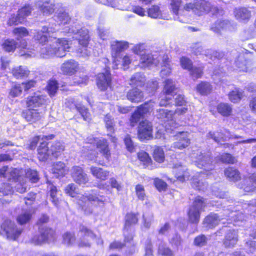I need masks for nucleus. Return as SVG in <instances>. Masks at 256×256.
<instances>
[{
    "mask_svg": "<svg viewBox=\"0 0 256 256\" xmlns=\"http://www.w3.org/2000/svg\"><path fill=\"white\" fill-rule=\"evenodd\" d=\"M176 90V84L171 79H168L164 82L163 90L164 94L173 96V94Z\"/></svg>",
    "mask_w": 256,
    "mask_h": 256,
    "instance_id": "nucleus-31",
    "label": "nucleus"
},
{
    "mask_svg": "<svg viewBox=\"0 0 256 256\" xmlns=\"http://www.w3.org/2000/svg\"><path fill=\"white\" fill-rule=\"evenodd\" d=\"M40 53L42 56L44 58H48L53 55H55L53 44L43 46L41 48Z\"/></svg>",
    "mask_w": 256,
    "mask_h": 256,
    "instance_id": "nucleus-39",
    "label": "nucleus"
},
{
    "mask_svg": "<svg viewBox=\"0 0 256 256\" xmlns=\"http://www.w3.org/2000/svg\"><path fill=\"white\" fill-rule=\"evenodd\" d=\"M91 174L96 178L102 180L107 179L109 174L108 171L105 170L102 168L92 166L90 168Z\"/></svg>",
    "mask_w": 256,
    "mask_h": 256,
    "instance_id": "nucleus-24",
    "label": "nucleus"
},
{
    "mask_svg": "<svg viewBox=\"0 0 256 256\" xmlns=\"http://www.w3.org/2000/svg\"><path fill=\"white\" fill-rule=\"evenodd\" d=\"M1 229L5 232L8 238L13 240L18 238L22 232V230L16 228L14 222L8 220L2 223Z\"/></svg>",
    "mask_w": 256,
    "mask_h": 256,
    "instance_id": "nucleus-4",
    "label": "nucleus"
},
{
    "mask_svg": "<svg viewBox=\"0 0 256 256\" xmlns=\"http://www.w3.org/2000/svg\"><path fill=\"white\" fill-rule=\"evenodd\" d=\"M206 204V200L198 196L196 198L192 204L190 206L188 216L189 220L194 224H198L200 220V212Z\"/></svg>",
    "mask_w": 256,
    "mask_h": 256,
    "instance_id": "nucleus-2",
    "label": "nucleus"
},
{
    "mask_svg": "<svg viewBox=\"0 0 256 256\" xmlns=\"http://www.w3.org/2000/svg\"><path fill=\"white\" fill-rule=\"evenodd\" d=\"M163 68L160 71V75L162 77L164 78L168 76L171 73V68L169 64V58L168 56H164L162 59Z\"/></svg>",
    "mask_w": 256,
    "mask_h": 256,
    "instance_id": "nucleus-35",
    "label": "nucleus"
},
{
    "mask_svg": "<svg viewBox=\"0 0 256 256\" xmlns=\"http://www.w3.org/2000/svg\"><path fill=\"white\" fill-rule=\"evenodd\" d=\"M78 68V63L73 60H70L61 65L60 70L63 74L71 76L76 72Z\"/></svg>",
    "mask_w": 256,
    "mask_h": 256,
    "instance_id": "nucleus-14",
    "label": "nucleus"
},
{
    "mask_svg": "<svg viewBox=\"0 0 256 256\" xmlns=\"http://www.w3.org/2000/svg\"><path fill=\"white\" fill-rule=\"evenodd\" d=\"M238 241V234L234 230L228 231L223 240V244L226 248H233Z\"/></svg>",
    "mask_w": 256,
    "mask_h": 256,
    "instance_id": "nucleus-15",
    "label": "nucleus"
},
{
    "mask_svg": "<svg viewBox=\"0 0 256 256\" xmlns=\"http://www.w3.org/2000/svg\"><path fill=\"white\" fill-rule=\"evenodd\" d=\"M12 73L14 77L18 78L28 76L30 71L26 68L20 66L14 68L12 70Z\"/></svg>",
    "mask_w": 256,
    "mask_h": 256,
    "instance_id": "nucleus-32",
    "label": "nucleus"
},
{
    "mask_svg": "<svg viewBox=\"0 0 256 256\" xmlns=\"http://www.w3.org/2000/svg\"><path fill=\"white\" fill-rule=\"evenodd\" d=\"M148 16L153 18H159L162 16V12L160 8L157 6H152L148 10Z\"/></svg>",
    "mask_w": 256,
    "mask_h": 256,
    "instance_id": "nucleus-47",
    "label": "nucleus"
},
{
    "mask_svg": "<svg viewBox=\"0 0 256 256\" xmlns=\"http://www.w3.org/2000/svg\"><path fill=\"white\" fill-rule=\"evenodd\" d=\"M58 88V83L56 80H52L49 82L47 86L48 91L51 96H54Z\"/></svg>",
    "mask_w": 256,
    "mask_h": 256,
    "instance_id": "nucleus-58",
    "label": "nucleus"
},
{
    "mask_svg": "<svg viewBox=\"0 0 256 256\" xmlns=\"http://www.w3.org/2000/svg\"><path fill=\"white\" fill-rule=\"evenodd\" d=\"M154 158L156 162H162L164 158V152L162 149L160 147H156L154 150Z\"/></svg>",
    "mask_w": 256,
    "mask_h": 256,
    "instance_id": "nucleus-50",
    "label": "nucleus"
},
{
    "mask_svg": "<svg viewBox=\"0 0 256 256\" xmlns=\"http://www.w3.org/2000/svg\"><path fill=\"white\" fill-rule=\"evenodd\" d=\"M236 28V26L228 20H218L212 26L211 30L216 33L222 34L223 32H234Z\"/></svg>",
    "mask_w": 256,
    "mask_h": 256,
    "instance_id": "nucleus-3",
    "label": "nucleus"
},
{
    "mask_svg": "<svg viewBox=\"0 0 256 256\" xmlns=\"http://www.w3.org/2000/svg\"><path fill=\"white\" fill-rule=\"evenodd\" d=\"M97 148L104 156L107 160H108L110 157V152L107 140L104 139L99 140L97 142Z\"/></svg>",
    "mask_w": 256,
    "mask_h": 256,
    "instance_id": "nucleus-26",
    "label": "nucleus"
},
{
    "mask_svg": "<svg viewBox=\"0 0 256 256\" xmlns=\"http://www.w3.org/2000/svg\"><path fill=\"white\" fill-rule=\"evenodd\" d=\"M229 100L232 102H238L242 98V92L238 88H235L234 90L230 92L228 94Z\"/></svg>",
    "mask_w": 256,
    "mask_h": 256,
    "instance_id": "nucleus-38",
    "label": "nucleus"
},
{
    "mask_svg": "<svg viewBox=\"0 0 256 256\" xmlns=\"http://www.w3.org/2000/svg\"><path fill=\"white\" fill-rule=\"evenodd\" d=\"M128 47V43L126 42H118L114 41L111 44L112 55L114 58L113 62L115 63V66L114 67L116 68L118 66L117 62H120L119 54L120 52L126 49Z\"/></svg>",
    "mask_w": 256,
    "mask_h": 256,
    "instance_id": "nucleus-9",
    "label": "nucleus"
},
{
    "mask_svg": "<svg viewBox=\"0 0 256 256\" xmlns=\"http://www.w3.org/2000/svg\"><path fill=\"white\" fill-rule=\"evenodd\" d=\"M174 112L172 110H168L164 109L157 110L156 116L164 120L169 121L172 120Z\"/></svg>",
    "mask_w": 256,
    "mask_h": 256,
    "instance_id": "nucleus-33",
    "label": "nucleus"
},
{
    "mask_svg": "<svg viewBox=\"0 0 256 256\" xmlns=\"http://www.w3.org/2000/svg\"><path fill=\"white\" fill-rule=\"evenodd\" d=\"M47 238L45 236L44 233H42L40 234H36L34 236L30 239V242L34 245H40L46 242V238Z\"/></svg>",
    "mask_w": 256,
    "mask_h": 256,
    "instance_id": "nucleus-55",
    "label": "nucleus"
},
{
    "mask_svg": "<svg viewBox=\"0 0 256 256\" xmlns=\"http://www.w3.org/2000/svg\"><path fill=\"white\" fill-rule=\"evenodd\" d=\"M22 88L20 84H15L10 92V95L12 97L18 96L22 94Z\"/></svg>",
    "mask_w": 256,
    "mask_h": 256,
    "instance_id": "nucleus-63",
    "label": "nucleus"
},
{
    "mask_svg": "<svg viewBox=\"0 0 256 256\" xmlns=\"http://www.w3.org/2000/svg\"><path fill=\"white\" fill-rule=\"evenodd\" d=\"M63 243L67 246H70L76 240L74 234L70 232H66L62 235Z\"/></svg>",
    "mask_w": 256,
    "mask_h": 256,
    "instance_id": "nucleus-51",
    "label": "nucleus"
},
{
    "mask_svg": "<svg viewBox=\"0 0 256 256\" xmlns=\"http://www.w3.org/2000/svg\"><path fill=\"white\" fill-rule=\"evenodd\" d=\"M138 159L144 162V164H148L150 163L152 160L148 154L145 152L142 151L138 154Z\"/></svg>",
    "mask_w": 256,
    "mask_h": 256,
    "instance_id": "nucleus-62",
    "label": "nucleus"
},
{
    "mask_svg": "<svg viewBox=\"0 0 256 256\" xmlns=\"http://www.w3.org/2000/svg\"><path fill=\"white\" fill-rule=\"evenodd\" d=\"M52 170L56 176L58 177L64 176L68 170L64 162H58L54 164Z\"/></svg>",
    "mask_w": 256,
    "mask_h": 256,
    "instance_id": "nucleus-28",
    "label": "nucleus"
},
{
    "mask_svg": "<svg viewBox=\"0 0 256 256\" xmlns=\"http://www.w3.org/2000/svg\"><path fill=\"white\" fill-rule=\"evenodd\" d=\"M19 170L16 168H11L7 173V178L10 180L17 181L20 180Z\"/></svg>",
    "mask_w": 256,
    "mask_h": 256,
    "instance_id": "nucleus-54",
    "label": "nucleus"
},
{
    "mask_svg": "<svg viewBox=\"0 0 256 256\" xmlns=\"http://www.w3.org/2000/svg\"><path fill=\"white\" fill-rule=\"evenodd\" d=\"M176 137L178 140L174 143V148L182 150L190 145V140L187 132H181Z\"/></svg>",
    "mask_w": 256,
    "mask_h": 256,
    "instance_id": "nucleus-16",
    "label": "nucleus"
},
{
    "mask_svg": "<svg viewBox=\"0 0 256 256\" xmlns=\"http://www.w3.org/2000/svg\"><path fill=\"white\" fill-rule=\"evenodd\" d=\"M26 176L32 182L34 183L36 182L39 180L37 171L31 169H28L26 170Z\"/></svg>",
    "mask_w": 256,
    "mask_h": 256,
    "instance_id": "nucleus-53",
    "label": "nucleus"
},
{
    "mask_svg": "<svg viewBox=\"0 0 256 256\" xmlns=\"http://www.w3.org/2000/svg\"><path fill=\"white\" fill-rule=\"evenodd\" d=\"M40 10L44 14H50L54 12V5L48 2H45L40 6Z\"/></svg>",
    "mask_w": 256,
    "mask_h": 256,
    "instance_id": "nucleus-46",
    "label": "nucleus"
},
{
    "mask_svg": "<svg viewBox=\"0 0 256 256\" xmlns=\"http://www.w3.org/2000/svg\"><path fill=\"white\" fill-rule=\"evenodd\" d=\"M53 46L55 55L59 57L64 56L66 52L70 48L68 42L64 38L56 40L53 42Z\"/></svg>",
    "mask_w": 256,
    "mask_h": 256,
    "instance_id": "nucleus-11",
    "label": "nucleus"
},
{
    "mask_svg": "<svg viewBox=\"0 0 256 256\" xmlns=\"http://www.w3.org/2000/svg\"><path fill=\"white\" fill-rule=\"evenodd\" d=\"M73 180L78 184H85L88 182V178L84 170L79 166H74L70 170Z\"/></svg>",
    "mask_w": 256,
    "mask_h": 256,
    "instance_id": "nucleus-10",
    "label": "nucleus"
},
{
    "mask_svg": "<svg viewBox=\"0 0 256 256\" xmlns=\"http://www.w3.org/2000/svg\"><path fill=\"white\" fill-rule=\"evenodd\" d=\"M192 186L198 190H204L207 187V184L200 182L196 178H193L192 182Z\"/></svg>",
    "mask_w": 256,
    "mask_h": 256,
    "instance_id": "nucleus-57",
    "label": "nucleus"
},
{
    "mask_svg": "<svg viewBox=\"0 0 256 256\" xmlns=\"http://www.w3.org/2000/svg\"><path fill=\"white\" fill-rule=\"evenodd\" d=\"M145 80V78L142 74L136 73L131 77L130 84L134 86H142L144 84Z\"/></svg>",
    "mask_w": 256,
    "mask_h": 256,
    "instance_id": "nucleus-36",
    "label": "nucleus"
},
{
    "mask_svg": "<svg viewBox=\"0 0 256 256\" xmlns=\"http://www.w3.org/2000/svg\"><path fill=\"white\" fill-rule=\"evenodd\" d=\"M180 65L182 68L190 70L192 68V62L186 57L183 56L180 59Z\"/></svg>",
    "mask_w": 256,
    "mask_h": 256,
    "instance_id": "nucleus-64",
    "label": "nucleus"
},
{
    "mask_svg": "<svg viewBox=\"0 0 256 256\" xmlns=\"http://www.w3.org/2000/svg\"><path fill=\"white\" fill-rule=\"evenodd\" d=\"M234 14L237 20L242 22L248 21L252 16L251 11L245 7L236 8Z\"/></svg>",
    "mask_w": 256,
    "mask_h": 256,
    "instance_id": "nucleus-17",
    "label": "nucleus"
},
{
    "mask_svg": "<svg viewBox=\"0 0 256 256\" xmlns=\"http://www.w3.org/2000/svg\"><path fill=\"white\" fill-rule=\"evenodd\" d=\"M104 121L108 131L109 132L110 134H112L114 131V119L112 118V116L110 114H106L104 117Z\"/></svg>",
    "mask_w": 256,
    "mask_h": 256,
    "instance_id": "nucleus-49",
    "label": "nucleus"
},
{
    "mask_svg": "<svg viewBox=\"0 0 256 256\" xmlns=\"http://www.w3.org/2000/svg\"><path fill=\"white\" fill-rule=\"evenodd\" d=\"M45 102L44 97L40 95H36L28 98L26 104L30 108H34L42 105Z\"/></svg>",
    "mask_w": 256,
    "mask_h": 256,
    "instance_id": "nucleus-19",
    "label": "nucleus"
},
{
    "mask_svg": "<svg viewBox=\"0 0 256 256\" xmlns=\"http://www.w3.org/2000/svg\"><path fill=\"white\" fill-rule=\"evenodd\" d=\"M78 234L82 238L78 243L80 247H89L90 243L89 239H94L96 235L93 232L83 225H80L79 228Z\"/></svg>",
    "mask_w": 256,
    "mask_h": 256,
    "instance_id": "nucleus-5",
    "label": "nucleus"
},
{
    "mask_svg": "<svg viewBox=\"0 0 256 256\" xmlns=\"http://www.w3.org/2000/svg\"><path fill=\"white\" fill-rule=\"evenodd\" d=\"M232 106L222 102L217 106V110L219 114L224 116H230L232 112Z\"/></svg>",
    "mask_w": 256,
    "mask_h": 256,
    "instance_id": "nucleus-30",
    "label": "nucleus"
},
{
    "mask_svg": "<svg viewBox=\"0 0 256 256\" xmlns=\"http://www.w3.org/2000/svg\"><path fill=\"white\" fill-rule=\"evenodd\" d=\"M47 144L46 142H42L38 148V157L40 161H44L48 157V148Z\"/></svg>",
    "mask_w": 256,
    "mask_h": 256,
    "instance_id": "nucleus-27",
    "label": "nucleus"
},
{
    "mask_svg": "<svg viewBox=\"0 0 256 256\" xmlns=\"http://www.w3.org/2000/svg\"><path fill=\"white\" fill-rule=\"evenodd\" d=\"M32 214L30 212L26 211L22 212L17 218L18 223L21 225L28 223L30 220Z\"/></svg>",
    "mask_w": 256,
    "mask_h": 256,
    "instance_id": "nucleus-43",
    "label": "nucleus"
},
{
    "mask_svg": "<svg viewBox=\"0 0 256 256\" xmlns=\"http://www.w3.org/2000/svg\"><path fill=\"white\" fill-rule=\"evenodd\" d=\"M208 238L203 234L196 236L194 240V244L198 246H202L207 243Z\"/></svg>",
    "mask_w": 256,
    "mask_h": 256,
    "instance_id": "nucleus-60",
    "label": "nucleus"
},
{
    "mask_svg": "<svg viewBox=\"0 0 256 256\" xmlns=\"http://www.w3.org/2000/svg\"><path fill=\"white\" fill-rule=\"evenodd\" d=\"M126 148L128 151L132 152L134 151L135 146L130 135L127 134L124 139Z\"/></svg>",
    "mask_w": 256,
    "mask_h": 256,
    "instance_id": "nucleus-56",
    "label": "nucleus"
},
{
    "mask_svg": "<svg viewBox=\"0 0 256 256\" xmlns=\"http://www.w3.org/2000/svg\"><path fill=\"white\" fill-rule=\"evenodd\" d=\"M64 146L61 142H56L52 145L50 150L53 155L57 156L58 153L64 150Z\"/></svg>",
    "mask_w": 256,
    "mask_h": 256,
    "instance_id": "nucleus-44",
    "label": "nucleus"
},
{
    "mask_svg": "<svg viewBox=\"0 0 256 256\" xmlns=\"http://www.w3.org/2000/svg\"><path fill=\"white\" fill-rule=\"evenodd\" d=\"M18 43L14 40H6L2 44L3 48L7 52L13 51L17 47Z\"/></svg>",
    "mask_w": 256,
    "mask_h": 256,
    "instance_id": "nucleus-48",
    "label": "nucleus"
},
{
    "mask_svg": "<svg viewBox=\"0 0 256 256\" xmlns=\"http://www.w3.org/2000/svg\"><path fill=\"white\" fill-rule=\"evenodd\" d=\"M111 76L109 70H106L105 72L100 73L96 78V84L101 90H105L110 86Z\"/></svg>",
    "mask_w": 256,
    "mask_h": 256,
    "instance_id": "nucleus-12",
    "label": "nucleus"
},
{
    "mask_svg": "<svg viewBox=\"0 0 256 256\" xmlns=\"http://www.w3.org/2000/svg\"><path fill=\"white\" fill-rule=\"evenodd\" d=\"M212 90V86L207 82H202L196 86V90L202 95H207Z\"/></svg>",
    "mask_w": 256,
    "mask_h": 256,
    "instance_id": "nucleus-29",
    "label": "nucleus"
},
{
    "mask_svg": "<svg viewBox=\"0 0 256 256\" xmlns=\"http://www.w3.org/2000/svg\"><path fill=\"white\" fill-rule=\"evenodd\" d=\"M48 188L50 189V194L52 201L55 206H57L59 204L58 195L60 194L58 192L56 188L52 184H50Z\"/></svg>",
    "mask_w": 256,
    "mask_h": 256,
    "instance_id": "nucleus-37",
    "label": "nucleus"
},
{
    "mask_svg": "<svg viewBox=\"0 0 256 256\" xmlns=\"http://www.w3.org/2000/svg\"><path fill=\"white\" fill-rule=\"evenodd\" d=\"M12 186L8 184H3L0 188V200L2 202L4 203V200L2 198V196H8L12 194Z\"/></svg>",
    "mask_w": 256,
    "mask_h": 256,
    "instance_id": "nucleus-45",
    "label": "nucleus"
},
{
    "mask_svg": "<svg viewBox=\"0 0 256 256\" xmlns=\"http://www.w3.org/2000/svg\"><path fill=\"white\" fill-rule=\"evenodd\" d=\"M143 92L137 88L130 90L126 94L127 98L132 102H138L144 98Z\"/></svg>",
    "mask_w": 256,
    "mask_h": 256,
    "instance_id": "nucleus-20",
    "label": "nucleus"
},
{
    "mask_svg": "<svg viewBox=\"0 0 256 256\" xmlns=\"http://www.w3.org/2000/svg\"><path fill=\"white\" fill-rule=\"evenodd\" d=\"M138 214L134 213L128 214L126 216V222L124 224V229L132 225L136 224L138 222Z\"/></svg>",
    "mask_w": 256,
    "mask_h": 256,
    "instance_id": "nucleus-40",
    "label": "nucleus"
},
{
    "mask_svg": "<svg viewBox=\"0 0 256 256\" xmlns=\"http://www.w3.org/2000/svg\"><path fill=\"white\" fill-rule=\"evenodd\" d=\"M174 170L176 177L178 180L183 182L189 178V172L186 171V168L185 166L182 165H178L177 166L176 164L174 166Z\"/></svg>",
    "mask_w": 256,
    "mask_h": 256,
    "instance_id": "nucleus-21",
    "label": "nucleus"
},
{
    "mask_svg": "<svg viewBox=\"0 0 256 256\" xmlns=\"http://www.w3.org/2000/svg\"><path fill=\"white\" fill-rule=\"evenodd\" d=\"M88 46L80 45L76 50V54L78 56L82 57H86L89 56L90 51L88 50Z\"/></svg>",
    "mask_w": 256,
    "mask_h": 256,
    "instance_id": "nucleus-61",
    "label": "nucleus"
},
{
    "mask_svg": "<svg viewBox=\"0 0 256 256\" xmlns=\"http://www.w3.org/2000/svg\"><path fill=\"white\" fill-rule=\"evenodd\" d=\"M190 158L194 160L196 165L202 170L200 173L206 174L207 172L214 169L211 153L200 149L193 150L190 154Z\"/></svg>",
    "mask_w": 256,
    "mask_h": 256,
    "instance_id": "nucleus-1",
    "label": "nucleus"
},
{
    "mask_svg": "<svg viewBox=\"0 0 256 256\" xmlns=\"http://www.w3.org/2000/svg\"><path fill=\"white\" fill-rule=\"evenodd\" d=\"M22 116L28 122L34 123L41 120L44 114L42 112H38V110L28 108L23 112Z\"/></svg>",
    "mask_w": 256,
    "mask_h": 256,
    "instance_id": "nucleus-13",
    "label": "nucleus"
},
{
    "mask_svg": "<svg viewBox=\"0 0 256 256\" xmlns=\"http://www.w3.org/2000/svg\"><path fill=\"white\" fill-rule=\"evenodd\" d=\"M224 175L230 181L236 182L240 180V172L234 168L229 167L224 170Z\"/></svg>",
    "mask_w": 256,
    "mask_h": 256,
    "instance_id": "nucleus-25",
    "label": "nucleus"
},
{
    "mask_svg": "<svg viewBox=\"0 0 256 256\" xmlns=\"http://www.w3.org/2000/svg\"><path fill=\"white\" fill-rule=\"evenodd\" d=\"M211 8L210 2L204 0H200L196 2L194 13L198 16H201L209 12Z\"/></svg>",
    "mask_w": 256,
    "mask_h": 256,
    "instance_id": "nucleus-18",
    "label": "nucleus"
},
{
    "mask_svg": "<svg viewBox=\"0 0 256 256\" xmlns=\"http://www.w3.org/2000/svg\"><path fill=\"white\" fill-rule=\"evenodd\" d=\"M154 107L152 102H145L144 104L140 106L138 110L141 113V114L143 116L144 114L152 110Z\"/></svg>",
    "mask_w": 256,
    "mask_h": 256,
    "instance_id": "nucleus-52",
    "label": "nucleus"
},
{
    "mask_svg": "<svg viewBox=\"0 0 256 256\" xmlns=\"http://www.w3.org/2000/svg\"><path fill=\"white\" fill-rule=\"evenodd\" d=\"M220 222L219 216L216 214H210L204 220L203 224L206 228H212L218 224Z\"/></svg>",
    "mask_w": 256,
    "mask_h": 256,
    "instance_id": "nucleus-22",
    "label": "nucleus"
},
{
    "mask_svg": "<svg viewBox=\"0 0 256 256\" xmlns=\"http://www.w3.org/2000/svg\"><path fill=\"white\" fill-rule=\"evenodd\" d=\"M13 33L17 40H20L23 37L28 36V32L26 28L20 27L15 28L13 30Z\"/></svg>",
    "mask_w": 256,
    "mask_h": 256,
    "instance_id": "nucleus-42",
    "label": "nucleus"
},
{
    "mask_svg": "<svg viewBox=\"0 0 256 256\" xmlns=\"http://www.w3.org/2000/svg\"><path fill=\"white\" fill-rule=\"evenodd\" d=\"M224 132V136H223V134L220 132L216 133L210 132L207 134L206 136L208 138L213 139L216 142H219L221 140H226L227 138H230L232 136L228 130H225Z\"/></svg>",
    "mask_w": 256,
    "mask_h": 256,
    "instance_id": "nucleus-23",
    "label": "nucleus"
},
{
    "mask_svg": "<svg viewBox=\"0 0 256 256\" xmlns=\"http://www.w3.org/2000/svg\"><path fill=\"white\" fill-rule=\"evenodd\" d=\"M55 20L59 24H67L70 20V17L65 12H60L55 16Z\"/></svg>",
    "mask_w": 256,
    "mask_h": 256,
    "instance_id": "nucleus-41",
    "label": "nucleus"
},
{
    "mask_svg": "<svg viewBox=\"0 0 256 256\" xmlns=\"http://www.w3.org/2000/svg\"><path fill=\"white\" fill-rule=\"evenodd\" d=\"M159 254L164 256H174L172 250L166 247L163 244H160L158 248Z\"/></svg>",
    "mask_w": 256,
    "mask_h": 256,
    "instance_id": "nucleus-59",
    "label": "nucleus"
},
{
    "mask_svg": "<svg viewBox=\"0 0 256 256\" xmlns=\"http://www.w3.org/2000/svg\"><path fill=\"white\" fill-rule=\"evenodd\" d=\"M152 126L150 122L145 120L140 123L138 130V137L140 140H148L152 137Z\"/></svg>",
    "mask_w": 256,
    "mask_h": 256,
    "instance_id": "nucleus-8",
    "label": "nucleus"
},
{
    "mask_svg": "<svg viewBox=\"0 0 256 256\" xmlns=\"http://www.w3.org/2000/svg\"><path fill=\"white\" fill-rule=\"evenodd\" d=\"M70 30L75 35L74 38L78 41L79 45L88 46L90 38L86 28L72 26Z\"/></svg>",
    "mask_w": 256,
    "mask_h": 256,
    "instance_id": "nucleus-7",
    "label": "nucleus"
},
{
    "mask_svg": "<svg viewBox=\"0 0 256 256\" xmlns=\"http://www.w3.org/2000/svg\"><path fill=\"white\" fill-rule=\"evenodd\" d=\"M141 66H148L150 64H157V60L154 58L153 56L150 54H142L140 58Z\"/></svg>",
    "mask_w": 256,
    "mask_h": 256,
    "instance_id": "nucleus-34",
    "label": "nucleus"
},
{
    "mask_svg": "<svg viewBox=\"0 0 256 256\" xmlns=\"http://www.w3.org/2000/svg\"><path fill=\"white\" fill-rule=\"evenodd\" d=\"M92 202H102V200L92 194L83 195L79 200L78 204L86 214L92 213Z\"/></svg>",
    "mask_w": 256,
    "mask_h": 256,
    "instance_id": "nucleus-6",
    "label": "nucleus"
}]
</instances>
